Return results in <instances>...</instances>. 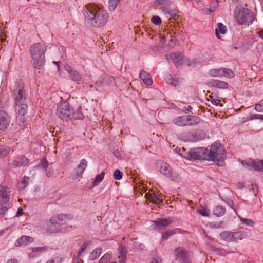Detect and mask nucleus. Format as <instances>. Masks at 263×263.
<instances>
[{
  "label": "nucleus",
  "mask_w": 263,
  "mask_h": 263,
  "mask_svg": "<svg viewBox=\"0 0 263 263\" xmlns=\"http://www.w3.org/2000/svg\"><path fill=\"white\" fill-rule=\"evenodd\" d=\"M82 12L85 21L93 27H103L107 22V12L102 7L96 5L88 4L85 5L83 7Z\"/></svg>",
  "instance_id": "f257e3e1"
},
{
  "label": "nucleus",
  "mask_w": 263,
  "mask_h": 263,
  "mask_svg": "<svg viewBox=\"0 0 263 263\" xmlns=\"http://www.w3.org/2000/svg\"><path fill=\"white\" fill-rule=\"evenodd\" d=\"M47 46L41 43H34L32 45L29 49L32 60V64L35 69H42L45 64V52Z\"/></svg>",
  "instance_id": "f03ea898"
},
{
  "label": "nucleus",
  "mask_w": 263,
  "mask_h": 263,
  "mask_svg": "<svg viewBox=\"0 0 263 263\" xmlns=\"http://www.w3.org/2000/svg\"><path fill=\"white\" fill-rule=\"evenodd\" d=\"M207 160L213 161L218 166H223L226 157V152L223 146L218 142H215L207 151Z\"/></svg>",
  "instance_id": "7ed1b4c3"
},
{
  "label": "nucleus",
  "mask_w": 263,
  "mask_h": 263,
  "mask_svg": "<svg viewBox=\"0 0 263 263\" xmlns=\"http://www.w3.org/2000/svg\"><path fill=\"white\" fill-rule=\"evenodd\" d=\"M69 215L55 214L51 217L50 222L48 224V232L50 233H57L64 231V224L66 221L69 220Z\"/></svg>",
  "instance_id": "20e7f679"
},
{
  "label": "nucleus",
  "mask_w": 263,
  "mask_h": 263,
  "mask_svg": "<svg viewBox=\"0 0 263 263\" xmlns=\"http://www.w3.org/2000/svg\"><path fill=\"white\" fill-rule=\"evenodd\" d=\"M207 151L206 148L196 147L191 149L186 153H181L182 156L187 159L207 160Z\"/></svg>",
  "instance_id": "39448f33"
},
{
  "label": "nucleus",
  "mask_w": 263,
  "mask_h": 263,
  "mask_svg": "<svg viewBox=\"0 0 263 263\" xmlns=\"http://www.w3.org/2000/svg\"><path fill=\"white\" fill-rule=\"evenodd\" d=\"M235 17L239 24L247 23L249 25L251 24L254 20L253 12L247 8H242L235 13Z\"/></svg>",
  "instance_id": "423d86ee"
},
{
  "label": "nucleus",
  "mask_w": 263,
  "mask_h": 263,
  "mask_svg": "<svg viewBox=\"0 0 263 263\" xmlns=\"http://www.w3.org/2000/svg\"><path fill=\"white\" fill-rule=\"evenodd\" d=\"M72 107L67 101L60 103L57 108L56 115L63 120L67 121L71 119Z\"/></svg>",
  "instance_id": "0eeeda50"
},
{
  "label": "nucleus",
  "mask_w": 263,
  "mask_h": 263,
  "mask_svg": "<svg viewBox=\"0 0 263 263\" xmlns=\"http://www.w3.org/2000/svg\"><path fill=\"white\" fill-rule=\"evenodd\" d=\"M15 88L14 90L13 98L16 105L23 104L26 99V96L24 91V84L23 82L19 80L16 81Z\"/></svg>",
  "instance_id": "6e6552de"
},
{
  "label": "nucleus",
  "mask_w": 263,
  "mask_h": 263,
  "mask_svg": "<svg viewBox=\"0 0 263 263\" xmlns=\"http://www.w3.org/2000/svg\"><path fill=\"white\" fill-rule=\"evenodd\" d=\"M158 165L160 172L161 174L168 177L172 180L179 178V174L175 172H174L172 167L168 163L161 162Z\"/></svg>",
  "instance_id": "1a4fd4ad"
},
{
  "label": "nucleus",
  "mask_w": 263,
  "mask_h": 263,
  "mask_svg": "<svg viewBox=\"0 0 263 263\" xmlns=\"http://www.w3.org/2000/svg\"><path fill=\"white\" fill-rule=\"evenodd\" d=\"M30 160L24 155H21L17 157L13 161L12 165L13 167H25L29 165Z\"/></svg>",
  "instance_id": "9d476101"
},
{
  "label": "nucleus",
  "mask_w": 263,
  "mask_h": 263,
  "mask_svg": "<svg viewBox=\"0 0 263 263\" xmlns=\"http://www.w3.org/2000/svg\"><path fill=\"white\" fill-rule=\"evenodd\" d=\"M163 13H165L166 17H169L171 20H176L179 16L177 15L175 10L171 9L170 6H162L159 8Z\"/></svg>",
  "instance_id": "9b49d317"
},
{
  "label": "nucleus",
  "mask_w": 263,
  "mask_h": 263,
  "mask_svg": "<svg viewBox=\"0 0 263 263\" xmlns=\"http://www.w3.org/2000/svg\"><path fill=\"white\" fill-rule=\"evenodd\" d=\"M10 122L9 116L4 110H0V129L5 130Z\"/></svg>",
  "instance_id": "f8f14e48"
},
{
  "label": "nucleus",
  "mask_w": 263,
  "mask_h": 263,
  "mask_svg": "<svg viewBox=\"0 0 263 263\" xmlns=\"http://www.w3.org/2000/svg\"><path fill=\"white\" fill-rule=\"evenodd\" d=\"M206 84L209 87L219 89H226L229 86L227 82L219 80H210L207 82Z\"/></svg>",
  "instance_id": "ddd939ff"
},
{
  "label": "nucleus",
  "mask_w": 263,
  "mask_h": 263,
  "mask_svg": "<svg viewBox=\"0 0 263 263\" xmlns=\"http://www.w3.org/2000/svg\"><path fill=\"white\" fill-rule=\"evenodd\" d=\"M165 57L167 60L171 59L177 66L180 65L181 63L182 55L180 52H173L170 54H166Z\"/></svg>",
  "instance_id": "4468645a"
},
{
  "label": "nucleus",
  "mask_w": 263,
  "mask_h": 263,
  "mask_svg": "<svg viewBox=\"0 0 263 263\" xmlns=\"http://www.w3.org/2000/svg\"><path fill=\"white\" fill-rule=\"evenodd\" d=\"M8 189L4 186H0V204L4 205L9 201V195Z\"/></svg>",
  "instance_id": "2eb2a0df"
},
{
  "label": "nucleus",
  "mask_w": 263,
  "mask_h": 263,
  "mask_svg": "<svg viewBox=\"0 0 263 263\" xmlns=\"http://www.w3.org/2000/svg\"><path fill=\"white\" fill-rule=\"evenodd\" d=\"M172 221L170 219H159L154 221L155 224V229L162 230L171 224Z\"/></svg>",
  "instance_id": "dca6fc26"
},
{
  "label": "nucleus",
  "mask_w": 263,
  "mask_h": 263,
  "mask_svg": "<svg viewBox=\"0 0 263 263\" xmlns=\"http://www.w3.org/2000/svg\"><path fill=\"white\" fill-rule=\"evenodd\" d=\"M34 238L30 236L23 235L15 242V245L20 247L23 245H27L34 241Z\"/></svg>",
  "instance_id": "f3484780"
},
{
  "label": "nucleus",
  "mask_w": 263,
  "mask_h": 263,
  "mask_svg": "<svg viewBox=\"0 0 263 263\" xmlns=\"http://www.w3.org/2000/svg\"><path fill=\"white\" fill-rule=\"evenodd\" d=\"M66 71L69 74L71 79L75 82H79L82 80V76L78 71L73 70L71 67L68 66L66 68Z\"/></svg>",
  "instance_id": "a211bd4d"
},
{
  "label": "nucleus",
  "mask_w": 263,
  "mask_h": 263,
  "mask_svg": "<svg viewBox=\"0 0 263 263\" xmlns=\"http://www.w3.org/2000/svg\"><path fill=\"white\" fill-rule=\"evenodd\" d=\"M174 254L176 257V260L178 261L189 255L188 252L183 247L176 248L174 251Z\"/></svg>",
  "instance_id": "6ab92c4d"
},
{
  "label": "nucleus",
  "mask_w": 263,
  "mask_h": 263,
  "mask_svg": "<svg viewBox=\"0 0 263 263\" xmlns=\"http://www.w3.org/2000/svg\"><path fill=\"white\" fill-rule=\"evenodd\" d=\"M48 247L47 246L41 247H32L31 248L32 252L30 253V256L34 258L40 255L43 253L47 251Z\"/></svg>",
  "instance_id": "aec40b11"
},
{
  "label": "nucleus",
  "mask_w": 263,
  "mask_h": 263,
  "mask_svg": "<svg viewBox=\"0 0 263 263\" xmlns=\"http://www.w3.org/2000/svg\"><path fill=\"white\" fill-rule=\"evenodd\" d=\"M17 106L19 107L18 109V117H19L20 121L23 123L25 121L24 116L27 112V106L25 104H21Z\"/></svg>",
  "instance_id": "412c9836"
},
{
  "label": "nucleus",
  "mask_w": 263,
  "mask_h": 263,
  "mask_svg": "<svg viewBox=\"0 0 263 263\" xmlns=\"http://www.w3.org/2000/svg\"><path fill=\"white\" fill-rule=\"evenodd\" d=\"M186 118V115L177 117L173 120V123L178 126H188Z\"/></svg>",
  "instance_id": "4be33fe9"
},
{
  "label": "nucleus",
  "mask_w": 263,
  "mask_h": 263,
  "mask_svg": "<svg viewBox=\"0 0 263 263\" xmlns=\"http://www.w3.org/2000/svg\"><path fill=\"white\" fill-rule=\"evenodd\" d=\"M187 116V124L189 126H195L199 124L201 119L199 117L196 116L186 115Z\"/></svg>",
  "instance_id": "5701e85b"
},
{
  "label": "nucleus",
  "mask_w": 263,
  "mask_h": 263,
  "mask_svg": "<svg viewBox=\"0 0 263 263\" xmlns=\"http://www.w3.org/2000/svg\"><path fill=\"white\" fill-rule=\"evenodd\" d=\"M87 166V162L86 159H83L81 160L79 165L78 166L76 174L77 176L81 175L84 172L86 167Z\"/></svg>",
  "instance_id": "b1692460"
},
{
  "label": "nucleus",
  "mask_w": 263,
  "mask_h": 263,
  "mask_svg": "<svg viewBox=\"0 0 263 263\" xmlns=\"http://www.w3.org/2000/svg\"><path fill=\"white\" fill-rule=\"evenodd\" d=\"M82 107L80 106L75 111H73V109L72 108V112L71 118H73L75 120H82L84 119V116L81 112Z\"/></svg>",
  "instance_id": "393cba45"
},
{
  "label": "nucleus",
  "mask_w": 263,
  "mask_h": 263,
  "mask_svg": "<svg viewBox=\"0 0 263 263\" xmlns=\"http://www.w3.org/2000/svg\"><path fill=\"white\" fill-rule=\"evenodd\" d=\"M222 240L228 242L233 241V233L230 231H223L220 234Z\"/></svg>",
  "instance_id": "a878e982"
},
{
  "label": "nucleus",
  "mask_w": 263,
  "mask_h": 263,
  "mask_svg": "<svg viewBox=\"0 0 263 263\" xmlns=\"http://www.w3.org/2000/svg\"><path fill=\"white\" fill-rule=\"evenodd\" d=\"M227 30V27L226 26H224L221 23H218L217 24V28L215 29V34H216V37L218 39H220V35L219 34V32L221 34H224L226 32Z\"/></svg>",
  "instance_id": "bb28decb"
},
{
  "label": "nucleus",
  "mask_w": 263,
  "mask_h": 263,
  "mask_svg": "<svg viewBox=\"0 0 263 263\" xmlns=\"http://www.w3.org/2000/svg\"><path fill=\"white\" fill-rule=\"evenodd\" d=\"M10 152V148L6 145H0V158L7 156Z\"/></svg>",
  "instance_id": "cd10ccee"
},
{
  "label": "nucleus",
  "mask_w": 263,
  "mask_h": 263,
  "mask_svg": "<svg viewBox=\"0 0 263 263\" xmlns=\"http://www.w3.org/2000/svg\"><path fill=\"white\" fill-rule=\"evenodd\" d=\"M226 213V209L221 205L216 206L213 210V214L218 217L221 216Z\"/></svg>",
  "instance_id": "c85d7f7f"
},
{
  "label": "nucleus",
  "mask_w": 263,
  "mask_h": 263,
  "mask_svg": "<svg viewBox=\"0 0 263 263\" xmlns=\"http://www.w3.org/2000/svg\"><path fill=\"white\" fill-rule=\"evenodd\" d=\"M222 68L212 69L209 71V74L211 77H222Z\"/></svg>",
  "instance_id": "c756f323"
},
{
  "label": "nucleus",
  "mask_w": 263,
  "mask_h": 263,
  "mask_svg": "<svg viewBox=\"0 0 263 263\" xmlns=\"http://www.w3.org/2000/svg\"><path fill=\"white\" fill-rule=\"evenodd\" d=\"M102 249L99 248L93 250L90 254L89 258L91 260L96 259L101 253Z\"/></svg>",
  "instance_id": "7c9ffc66"
},
{
  "label": "nucleus",
  "mask_w": 263,
  "mask_h": 263,
  "mask_svg": "<svg viewBox=\"0 0 263 263\" xmlns=\"http://www.w3.org/2000/svg\"><path fill=\"white\" fill-rule=\"evenodd\" d=\"M252 167L255 170L263 172V160L254 161Z\"/></svg>",
  "instance_id": "2f4dec72"
},
{
  "label": "nucleus",
  "mask_w": 263,
  "mask_h": 263,
  "mask_svg": "<svg viewBox=\"0 0 263 263\" xmlns=\"http://www.w3.org/2000/svg\"><path fill=\"white\" fill-rule=\"evenodd\" d=\"M48 166V162L45 157L43 158L41 161L36 165V167L38 168H43L44 170L47 169Z\"/></svg>",
  "instance_id": "473e14b6"
},
{
  "label": "nucleus",
  "mask_w": 263,
  "mask_h": 263,
  "mask_svg": "<svg viewBox=\"0 0 263 263\" xmlns=\"http://www.w3.org/2000/svg\"><path fill=\"white\" fill-rule=\"evenodd\" d=\"M120 0H109L108 9L109 10L113 11L116 8Z\"/></svg>",
  "instance_id": "72a5a7b5"
},
{
  "label": "nucleus",
  "mask_w": 263,
  "mask_h": 263,
  "mask_svg": "<svg viewBox=\"0 0 263 263\" xmlns=\"http://www.w3.org/2000/svg\"><path fill=\"white\" fill-rule=\"evenodd\" d=\"M153 5L155 6H170L171 3L169 0H156L154 2Z\"/></svg>",
  "instance_id": "f704fd0d"
},
{
  "label": "nucleus",
  "mask_w": 263,
  "mask_h": 263,
  "mask_svg": "<svg viewBox=\"0 0 263 263\" xmlns=\"http://www.w3.org/2000/svg\"><path fill=\"white\" fill-rule=\"evenodd\" d=\"M105 173L104 172H101L100 174L97 175L93 181V186H97L104 178Z\"/></svg>",
  "instance_id": "c9c22d12"
},
{
  "label": "nucleus",
  "mask_w": 263,
  "mask_h": 263,
  "mask_svg": "<svg viewBox=\"0 0 263 263\" xmlns=\"http://www.w3.org/2000/svg\"><path fill=\"white\" fill-rule=\"evenodd\" d=\"M245 236L243 232L241 231H238L235 233H233V241H235L239 239H242Z\"/></svg>",
  "instance_id": "e433bc0d"
},
{
  "label": "nucleus",
  "mask_w": 263,
  "mask_h": 263,
  "mask_svg": "<svg viewBox=\"0 0 263 263\" xmlns=\"http://www.w3.org/2000/svg\"><path fill=\"white\" fill-rule=\"evenodd\" d=\"M222 77H226L229 78H232L234 77V72L230 69L222 68Z\"/></svg>",
  "instance_id": "4c0bfd02"
},
{
  "label": "nucleus",
  "mask_w": 263,
  "mask_h": 263,
  "mask_svg": "<svg viewBox=\"0 0 263 263\" xmlns=\"http://www.w3.org/2000/svg\"><path fill=\"white\" fill-rule=\"evenodd\" d=\"M120 256H119V258H121L120 261V263H125L126 260V251L125 250V248L124 247H121L120 248Z\"/></svg>",
  "instance_id": "58836bf2"
},
{
  "label": "nucleus",
  "mask_w": 263,
  "mask_h": 263,
  "mask_svg": "<svg viewBox=\"0 0 263 263\" xmlns=\"http://www.w3.org/2000/svg\"><path fill=\"white\" fill-rule=\"evenodd\" d=\"M111 259V255L109 253L105 254L99 260V263H106Z\"/></svg>",
  "instance_id": "ea45409f"
},
{
  "label": "nucleus",
  "mask_w": 263,
  "mask_h": 263,
  "mask_svg": "<svg viewBox=\"0 0 263 263\" xmlns=\"http://www.w3.org/2000/svg\"><path fill=\"white\" fill-rule=\"evenodd\" d=\"M29 180V177H24L19 184V187L22 189L25 188L28 184V181Z\"/></svg>",
  "instance_id": "a19ab883"
},
{
  "label": "nucleus",
  "mask_w": 263,
  "mask_h": 263,
  "mask_svg": "<svg viewBox=\"0 0 263 263\" xmlns=\"http://www.w3.org/2000/svg\"><path fill=\"white\" fill-rule=\"evenodd\" d=\"M90 244V241L85 242L81 247L80 249L78 252L77 256L79 257L81 253L85 250L87 246Z\"/></svg>",
  "instance_id": "79ce46f5"
},
{
  "label": "nucleus",
  "mask_w": 263,
  "mask_h": 263,
  "mask_svg": "<svg viewBox=\"0 0 263 263\" xmlns=\"http://www.w3.org/2000/svg\"><path fill=\"white\" fill-rule=\"evenodd\" d=\"M122 173L118 169H116L113 174V176L115 179L120 180L122 177Z\"/></svg>",
  "instance_id": "37998d69"
},
{
  "label": "nucleus",
  "mask_w": 263,
  "mask_h": 263,
  "mask_svg": "<svg viewBox=\"0 0 263 263\" xmlns=\"http://www.w3.org/2000/svg\"><path fill=\"white\" fill-rule=\"evenodd\" d=\"M151 21L156 25H159L161 24V20L158 16H153L151 18Z\"/></svg>",
  "instance_id": "c03bdc74"
},
{
  "label": "nucleus",
  "mask_w": 263,
  "mask_h": 263,
  "mask_svg": "<svg viewBox=\"0 0 263 263\" xmlns=\"http://www.w3.org/2000/svg\"><path fill=\"white\" fill-rule=\"evenodd\" d=\"M104 84L109 85L114 83L115 79L112 76H106L104 79Z\"/></svg>",
  "instance_id": "a18cd8bd"
},
{
  "label": "nucleus",
  "mask_w": 263,
  "mask_h": 263,
  "mask_svg": "<svg viewBox=\"0 0 263 263\" xmlns=\"http://www.w3.org/2000/svg\"><path fill=\"white\" fill-rule=\"evenodd\" d=\"M174 234H175V232L173 230H168L162 234V238H163V239L166 240L171 236L173 235Z\"/></svg>",
  "instance_id": "49530a36"
},
{
  "label": "nucleus",
  "mask_w": 263,
  "mask_h": 263,
  "mask_svg": "<svg viewBox=\"0 0 263 263\" xmlns=\"http://www.w3.org/2000/svg\"><path fill=\"white\" fill-rule=\"evenodd\" d=\"M241 221L248 226H252L254 224V222L252 219H247V218H241Z\"/></svg>",
  "instance_id": "de8ad7c7"
},
{
  "label": "nucleus",
  "mask_w": 263,
  "mask_h": 263,
  "mask_svg": "<svg viewBox=\"0 0 263 263\" xmlns=\"http://www.w3.org/2000/svg\"><path fill=\"white\" fill-rule=\"evenodd\" d=\"M219 2V1L218 0H214L212 2L210 5V8L213 10V11H214L218 7Z\"/></svg>",
  "instance_id": "09e8293b"
},
{
  "label": "nucleus",
  "mask_w": 263,
  "mask_h": 263,
  "mask_svg": "<svg viewBox=\"0 0 263 263\" xmlns=\"http://www.w3.org/2000/svg\"><path fill=\"white\" fill-rule=\"evenodd\" d=\"M152 199L157 204H160L162 202V200L156 194L153 195Z\"/></svg>",
  "instance_id": "8fccbe9b"
},
{
  "label": "nucleus",
  "mask_w": 263,
  "mask_h": 263,
  "mask_svg": "<svg viewBox=\"0 0 263 263\" xmlns=\"http://www.w3.org/2000/svg\"><path fill=\"white\" fill-rule=\"evenodd\" d=\"M149 76V74L144 70L140 71L139 77L142 80L146 78L147 77Z\"/></svg>",
  "instance_id": "3c124183"
},
{
  "label": "nucleus",
  "mask_w": 263,
  "mask_h": 263,
  "mask_svg": "<svg viewBox=\"0 0 263 263\" xmlns=\"http://www.w3.org/2000/svg\"><path fill=\"white\" fill-rule=\"evenodd\" d=\"M143 83L147 85H150L152 84V79L151 77V76H148L146 78H145L144 80H142Z\"/></svg>",
  "instance_id": "603ef678"
},
{
  "label": "nucleus",
  "mask_w": 263,
  "mask_h": 263,
  "mask_svg": "<svg viewBox=\"0 0 263 263\" xmlns=\"http://www.w3.org/2000/svg\"><path fill=\"white\" fill-rule=\"evenodd\" d=\"M8 208L5 206H2L0 208V215L4 216L7 212Z\"/></svg>",
  "instance_id": "864d4df0"
},
{
  "label": "nucleus",
  "mask_w": 263,
  "mask_h": 263,
  "mask_svg": "<svg viewBox=\"0 0 263 263\" xmlns=\"http://www.w3.org/2000/svg\"><path fill=\"white\" fill-rule=\"evenodd\" d=\"M165 80L167 83L170 84L172 82H173V78L170 74H165Z\"/></svg>",
  "instance_id": "5fc2aeb1"
},
{
  "label": "nucleus",
  "mask_w": 263,
  "mask_h": 263,
  "mask_svg": "<svg viewBox=\"0 0 263 263\" xmlns=\"http://www.w3.org/2000/svg\"><path fill=\"white\" fill-rule=\"evenodd\" d=\"M198 211V213L203 216H209V212L206 209H199Z\"/></svg>",
  "instance_id": "6e6d98bb"
},
{
  "label": "nucleus",
  "mask_w": 263,
  "mask_h": 263,
  "mask_svg": "<svg viewBox=\"0 0 263 263\" xmlns=\"http://www.w3.org/2000/svg\"><path fill=\"white\" fill-rule=\"evenodd\" d=\"M255 109L258 112H263V103L256 104Z\"/></svg>",
  "instance_id": "4d7b16f0"
},
{
  "label": "nucleus",
  "mask_w": 263,
  "mask_h": 263,
  "mask_svg": "<svg viewBox=\"0 0 263 263\" xmlns=\"http://www.w3.org/2000/svg\"><path fill=\"white\" fill-rule=\"evenodd\" d=\"M175 151L176 152L179 154V155H180L181 156H182V155L181 154V153H186L187 152L186 151V149L184 148V147H182V148H180V147H177L176 149H175Z\"/></svg>",
  "instance_id": "13d9d810"
},
{
  "label": "nucleus",
  "mask_w": 263,
  "mask_h": 263,
  "mask_svg": "<svg viewBox=\"0 0 263 263\" xmlns=\"http://www.w3.org/2000/svg\"><path fill=\"white\" fill-rule=\"evenodd\" d=\"M179 262L180 263H191V261L189 255L180 260Z\"/></svg>",
  "instance_id": "bf43d9fd"
},
{
  "label": "nucleus",
  "mask_w": 263,
  "mask_h": 263,
  "mask_svg": "<svg viewBox=\"0 0 263 263\" xmlns=\"http://www.w3.org/2000/svg\"><path fill=\"white\" fill-rule=\"evenodd\" d=\"M202 12L203 13L206 14H210L212 12H214L213 10L210 7L209 8H205L202 9Z\"/></svg>",
  "instance_id": "052dcab7"
},
{
  "label": "nucleus",
  "mask_w": 263,
  "mask_h": 263,
  "mask_svg": "<svg viewBox=\"0 0 263 263\" xmlns=\"http://www.w3.org/2000/svg\"><path fill=\"white\" fill-rule=\"evenodd\" d=\"M46 263H61V260L59 258H55L47 261Z\"/></svg>",
  "instance_id": "680f3d73"
},
{
  "label": "nucleus",
  "mask_w": 263,
  "mask_h": 263,
  "mask_svg": "<svg viewBox=\"0 0 263 263\" xmlns=\"http://www.w3.org/2000/svg\"><path fill=\"white\" fill-rule=\"evenodd\" d=\"M210 97L211 99V103L213 104H214V105H217L220 102V100H219V99H214L212 96H210Z\"/></svg>",
  "instance_id": "e2e57ef3"
},
{
  "label": "nucleus",
  "mask_w": 263,
  "mask_h": 263,
  "mask_svg": "<svg viewBox=\"0 0 263 263\" xmlns=\"http://www.w3.org/2000/svg\"><path fill=\"white\" fill-rule=\"evenodd\" d=\"M180 83V80L179 78H173V82H172L171 84L175 86H176L177 85H178L179 84V83Z\"/></svg>",
  "instance_id": "0e129e2a"
},
{
  "label": "nucleus",
  "mask_w": 263,
  "mask_h": 263,
  "mask_svg": "<svg viewBox=\"0 0 263 263\" xmlns=\"http://www.w3.org/2000/svg\"><path fill=\"white\" fill-rule=\"evenodd\" d=\"M189 137H190L189 140H190L191 141H196L198 140V139H197L195 137V136L191 133H189Z\"/></svg>",
  "instance_id": "69168bd1"
},
{
  "label": "nucleus",
  "mask_w": 263,
  "mask_h": 263,
  "mask_svg": "<svg viewBox=\"0 0 263 263\" xmlns=\"http://www.w3.org/2000/svg\"><path fill=\"white\" fill-rule=\"evenodd\" d=\"M114 155L118 159H120L122 156L120 152L118 150L115 151L114 152Z\"/></svg>",
  "instance_id": "338daca9"
},
{
  "label": "nucleus",
  "mask_w": 263,
  "mask_h": 263,
  "mask_svg": "<svg viewBox=\"0 0 263 263\" xmlns=\"http://www.w3.org/2000/svg\"><path fill=\"white\" fill-rule=\"evenodd\" d=\"M161 261V259L158 257L156 258H154L151 261V263H160Z\"/></svg>",
  "instance_id": "774afa93"
}]
</instances>
